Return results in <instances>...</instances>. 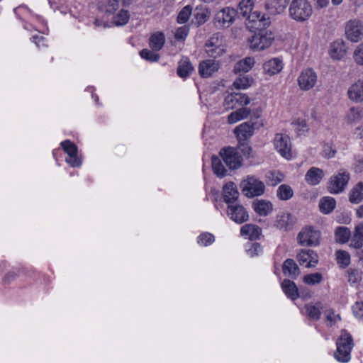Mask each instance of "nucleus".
I'll use <instances>...</instances> for the list:
<instances>
[{"instance_id": "f257e3e1", "label": "nucleus", "mask_w": 363, "mask_h": 363, "mask_svg": "<svg viewBox=\"0 0 363 363\" xmlns=\"http://www.w3.org/2000/svg\"><path fill=\"white\" fill-rule=\"evenodd\" d=\"M260 23L259 26L249 25L247 28L252 31L254 30V34L248 39L250 48L258 51L269 48L275 38L274 33L267 29L271 24L269 18L261 19Z\"/></svg>"}, {"instance_id": "f03ea898", "label": "nucleus", "mask_w": 363, "mask_h": 363, "mask_svg": "<svg viewBox=\"0 0 363 363\" xmlns=\"http://www.w3.org/2000/svg\"><path fill=\"white\" fill-rule=\"evenodd\" d=\"M254 2L252 0H242L239 2L235 9L238 18L242 17L246 19L245 25L248 28L249 25H260L261 19L266 18L265 14L260 11H253Z\"/></svg>"}, {"instance_id": "7ed1b4c3", "label": "nucleus", "mask_w": 363, "mask_h": 363, "mask_svg": "<svg viewBox=\"0 0 363 363\" xmlns=\"http://www.w3.org/2000/svg\"><path fill=\"white\" fill-rule=\"evenodd\" d=\"M336 345L337 350L334 353L335 359L339 362H347L350 359V352L354 345L352 335L342 330Z\"/></svg>"}, {"instance_id": "20e7f679", "label": "nucleus", "mask_w": 363, "mask_h": 363, "mask_svg": "<svg viewBox=\"0 0 363 363\" xmlns=\"http://www.w3.org/2000/svg\"><path fill=\"white\" fill-rule=\"evenodd\" d=\"M290 16L297 21H304L312 14V6L307 0H293L289 6Z\"/></svg>"}, {"instance_id": "39448f33", "label": "nucleus", "mask_w": 363, "mask_h": 363, "mask_svg": "<svg viewBox=\"0 0 363 363\" xmlns=\"http://www.w3.org/2000/svg\"><path fill=\"white\" fill-rule=\"evenodd\" d=\"M219 155L230 169H238L242 165L243 159L238 148L231 146L222 147Z\"/></svg>"}, {"instance_id": "423d86ee", "label": "nucleus", "mask_w": 363, "mask_h": 363, "mask_svg": "<svg viewBox=\"0 0 363 363\" xmlns=\"http://www.w3.org/2000/svg\"><path fill=\"white\" fill-rule=\"evenodd\" d=\"M240 187L245 196L250 198L263 194L265 189L264 183L253 176H248L243 179Z\"/></svg>"}, {"instance_id": "0eeeda50", "label": "nucleus", "mask_w": 363, "mask_h": 363, "mask_svg": "<svg viewBox=\"0 0 363 363\" xmlns=\"http://www.w3.org/2000/svg\"><path fill=\"white\" fill-rule=\"evenodd\" d=\"M320 240V232L311 225L303 228L297 235V242L303 247L318 246Z\"/></svg>"}, {"instance_id": "6e6552de", "label": "nucleus", "mask_w": 363, "mask_h": 363, "mask_svg": "<svg viewBox=\"0 0 363 363\" xmlns=\"http://www.w3.org/2000/svg\"><path fill=\"white\" fill-rule=\"evenodd\" d=\"M350 179L349 172L340 169L335 175L332 176L328 183V191L330 194H337L345 191Z\"/></svg>"}, {"instance_id": "1a4fd4ad", "label": "nucleus", "mask_w": 363, "mask_h": 363, "mask_svg": "<svg viewBox=\"0 0 363 363\" xmlns=\"http://www.w3.org/2000/svg\"><path fill=\"white\" fill-rule=\"evenodd\" d=\"M236 18L235 9L227 6L215 14L214 24L218 28H228L235 22Z\"/></svg>"}, {"instance_id": "9d476101", "label": "nucleus", "mask_w": 363, "mask_h": 363, "mask_svg": "<svg viewBox=\"0 0 363 363\" xmlns=\"http://www.w3.org/2000/svg\"><path fill=\"white\" fill-rule=\"evenodd\" d=\"M262 124L257 122H245L237 126L234 130L238 143H244L248 141L253 135L254 130L259 128Z\"/></svg>"}, {"instance_id": "9b49d317", "label": "nucleus", "mask_w": 363, "mask_h": 363, "mask_svg": "<svg viewBox=\"0 0 363 363\" xmlns=\"http://www.w3.org/2000/svg\"><path fill=\"white\" fill-rule=\"evenodd\" d=\"M274 147L281 155L286 159L291 157V143L287 135L277 133L274 139Z\"/></svg>"}, {"instance_id": "f8f14e48", "label": "nucleus", "mask_w": 363, "mask_h": 363, "mask_svg": "<svg viewBox=\"0 0 363 363\" xmlns=\"http://www.w3.org/2000/svg\"><path fill=\"white\" fill-rule=\"evenodd\" d=\"M345 35L348 40L356 43L363 37V24L357 19L350 20L345 26Z\"/></svg>"}, {"instance_id": "ddd939ff", "label": "nucleus", "mask_w": 363, "mask_h": 363, "mask_svg": "<svg viewBox=\"0 0 363 363\" xmlns=\"http://www.w3.org/2000/svg\"><path fill=\"white\" fill-rule=\"evenodd\" d=\"M60 145L62 150L68 155L65 161L73 167H79L82 164V161L77 156L78 148L77 145L69 140L62 142Z\"/></svg>"}, {"instance_id": "4468645a", "label": "nucleus", "mask_w": 363, "mask_h": 363, "mask_svg": "<svg viewBox=\"0 0 363 363\" xmlns=\"http://www.w3.org/2000/svg\"><path fill=\"white\" fill-rule=\"evenodd\" d=\"M227 215L234 222L241 224L249 220V215L245 208L238 203L230 204L227 208Z\"/></svg>"}, {"instance_id": "2eb2a0df", "label": "nucleus", "mask_w": 363, "mask_h": 363, "mask_svg": "<svg viewBox=\"0 0 363 363\" xmlns=\"http://www.w3.org/2000/svg\"><path fill=\"white\" fill-rule=\"evenodd\" d=\"M296 259L301 265L306 264V267H315L318 263V256L312 250L302 249L297 254Z\"/></svg>"}, {"instance_id": "dca6fc26", "label": "nucleus", "mask_w": 363, "mask_h": 363, "mask_svg": "<svg viewBox=\"0 0 363 363\" xmlns=\"http://www.w3.org/2000/svg\"><path fill=\"white\" fill-rule=\"evenodd\" d=\"M317 81V75L312 69H306L301 72L298 78V83L301 89L309 90L313 88Z\"/></svg>"}, {"instance_id": "f3484780", "label": "nucleus", "mask_w": 363, "mask_h": 363, "mask_svg": "<svg viewBox=\"0 0 363 363\" xmlns=\"http://www.w3.org/2000/svg\"><path fill=\"white\" fill-rule=\"evenodd\" d=\"M296 218L290 213H282L277 216L274 225L282 230L289 231L296 223Z\"/></svg>"}, {"instance_id": "a211bd4d", "label": "nucleus", "mask_w": 363, "mask_h": 363, "mask_svg": "<svg viewBox=\"0 0 363 363\" xmlns=\"http://www.w3.org/2000/svg\"><path fill=\"white\" fill-rule=\"evenodd\" d=\"M239 195L240 194L237 189L236 185L232 182L225 184L223 188V201L228 203V206L235 203V201L239 198Z\"/></svg>"}, {"instance_id": "6ab92c4d", "label": "nucleus", "mask_w": 363, "mask_h": 363, "mask_svg": "<svg viewBox=\"0 0 363 363\" xmlns=\"http://www.w3.org/2000/svg\"><path fill=\"white\" fill-rule=\"evenodd\" d=\"M218 69L219 64L215 60H206L200 62L199 72L202 77H209Z\"/></svg>"}, {"instance_id": "aec40b11", "label": "nucleus", "mask_w": 363, "mask_h": 363, "mask_svg": "<svg viewBox=\"0 0 363 363\" xmlns=\"http://www.w3.org/2000/svg\"><path fill=\"white\" fill-rule=\"evenodd\" d=\"M282 272L285 276L296 279L300 274V269L296 262L291 258L286 259L282 265Z\"/></svg>"}, {"instance_id": "412c9836", "label": "nucleus", "mask_w": 363, "mask_h": 363, "mask_svg": "<svg viewBox=\"0 0 363 363\" xmlns=\"http://www.w3.org/2000/svg\"><path fill=\"white\" fill-rule=\"evenodd\" d=\"M252 208L259 216H266L272 211L273 205L269 201L257 199L253 201Z\"/></svg>"}, {"instance_id": "4be33fe9", "label": "nucleus", "mask_w": 363, "mask_h": 363, "mask_svg": "<svg viewBox=\"0 0 363 363\" xmlns=\"http://www.w3.org/2000/svg\"><path fill=\"white\" fill-rule=\"evenodd\" d=\"M324 177L323 171L318 167L310 168L305 175L306 182L310 185H317Z\"/></svg>"}, {"instance_id": "5701e85b", "label": "nucleus", "mask_w": 363, "mask_h": 363, "mask_svg": "<svg viewBox=\"0 0 363 363\" xmlns=\"http://www.w3.org/2000/svg\"><path fill=\"white\" fill-rule=\"evenodd\" d=\"M281 286L284 294L291 300L294 301L300 296L298 289L293 281L285 279Z\"/></svg>"}, {"instance_id": "b1692460", "label": "nucleus", "mask_w": 363, "mask_h": 363, "mask_svg": "<svg viewBox=\"0 0 363 363\" xmlns=\"http://www.w3.org/2000/svg\"><path fill=\"white\" fill-rule=\"evenodd\" d=\"M283 68V63L279 58H273L263 64V69L265 74L270 76L278 74Z\"/></svg>"}, {"instance_id": "393cba45", "label": "nucleus", "mask_w": 363, "mask_h": 363, "mask_svg": "<svg viewBox=\"0 0 363 363\" xmlns=\"http://www.w3.org/2000/svg\"><path fill=\"white\" fill-rule=\"evenodd\" d=\"M289 0H267L265 7L272 14L282 13L286 8Z\"/></svg>"}, {"instance_id": "a878e982", "label": "nucleus", "mask_w": 363, "mask_h": 363, "mask_svg": "<svg viewBox=\"0 0 363 363\" xmlns=\"http://www.w3.org/2000/svg\"><path fill=\"white\" fill-rule=\"evenodd\" d=\"M119 0H99L98 9L102 13L111 15L119 9Z\"/></svg>"}, {"instance_id": "bb28decb", "label": "nucleus", "mask_w": 363, "mask_h": 363, "mask_svg": "<svg viewBox=\"0 0 363 363\" xmlns=\"http://www.w3.org/2000/svg\"><path fill=\"white\" fill-rule=\"evenodd\" d=\"M349 98L355 101L361 102L363 101V81L358 80L354 83L348 89Z\"/></svg>"}, {"instance_id": "cd10ccee", "label": "nucleus", "mask_w": 363, "mask_h": 363, "mask_svg": "<svg viewBox=\"0 0 363 363\" xmlns=\"http://www.w3.org/2000/svg\"><path fill=\"white\" fill-rule=\"evenodd\" d=\"M262 233L261 228L253 224H246L240 229V234L251 240L259 239Z\"/></svg>"}, {"instance_id": "c85d7f7f", "label": "nucleus", "mask_w": 363, "mask_h": 363, "mask_svg": "<svg viewBox=\"0 0 363 363\" xmlns=\"http://www.w3.org/2000/svg\"><path fill=\"white\" fill-rule=\"evenodd\" d=\"M347 46L342 40L335 41L331 45L330 56L335 60H340L345 56Z\"/></svg>"}, {"instance_id": "c756f323", "label": "nucleus", "mask_w": 363, "mask_h": 363, "mask_svg": "<svg viewBox=\"0 0 363 363\" xmlns=\"http://www.w3.org/2000/svg\"><path fill=\"white\" fill-rule=\"evenodd\" d=\"M349 201L352 203H359L363 201V182H358L350 191Z\"/></svg>"}, {"instance_id": "7c9ffc66", "label": "nucleus", "mask_w": 363, "mask_h": 363, "mask_svg": "<svg viewBox=\"0 0 363 363\" xmlns=\"http://www.w3.org/2000/svg\"><path fill=\"white\" fill-rule=\"evenodd\" d=\"M194 67L187 57L182 58L179 62L177 74L182 78H186L193 72Z\"/></svg>"}, {"instance_id": "2f4dec72", "label": "nucleus", "mask_w": 363, "mask_h": 363, "mask_svg": "<svg viewBox=\"0 0 363 363\" xmlns=\"http://www.w3.org/2000/svg\"><path fill=\"white\" fill-rule=\"evenodd\" d=\"M164 42L165 37L164 33L162 32H156L150 36L149 45L153 51H159L163 48Z\"/></svg>"}, {"instance_id": "473e14b6", "label": "nucleus", "mask_w": 363, "mask_h": 363, "mask_svg": "<svg viewBox=\"0 0 363 363\" xmlns=\"http://www.w3.org/2000/svg\"><path fill=\"white\" fill-rule=\"evenodd\" d=\"M255 64V60L253 57H247L242 60H240L235 63L233 71L235 73L238 74L241 72H247L250 71Z\"/></svg>"}, {"instance_id": "72a5a7b5", "label": "nucleus", "mask_w": 363, "mask_h": 363, "mask_svg": "<svg viewBox=\"0 0 363 363\" xmlns=\"http://www.w3.org/2000/svg\"><path fill=\"white\" fill-rule=\"evenodd\" d=\"M350 247L359 250L363 246V226L358 225L355 227L354 234L351 238Z\"/></svg>"}, {"instance_id": "f704fd0d", "label": "nucleus", "mask_w": 363, "mask_h": 363, "mask_svg": "<svg viewBox=\"0 0 363 363\" xmlns=\"http://www.w3.org/2000/svg\"><path fill=\"white\" fill-rule=\"evenodd\" d=\"M251 113V110L247 108H241L232 112L228 117L229 123H235L240 120L247 118Z\"/></svg>"}, {"instance_id": "c9c22d12", "label": "nucleus", "mask_w": 363, "mask_h": 363, "mask_svg": "<svg viewBox=\"0 0 363 363\" xmlns=\"http://www.w3.org/2000/svg\"><path fill=\"white\" fill-rule=\"evenodd\" d=\"M336 206L335 199L333 197H323L319 203L320 211L325 214L331 213Z\"/></svg>"}, {"instance_id": "e433bc0d", "label": "nucleus", "mask_w": 363, "mask_h": 363, "mask_svg": "<svg viewBox=\"0 0 363 363\" xmlns=\"http://www.w3.org/2000/svg\"><path fill=\"white\" fill-rule=\"evenodd\" d=\"M211 164L213 171L217 177L222 178L226 176L227 170L219 157L213 155L211 157Z\"/></svg>"}, {"instance_id": "4c0bfd02", "label": "nucleus", "mask_w": 363, "mask_h": 363, "mask_svg": "<svg viewBox=\"0 0 363 363\" xmlns=\"http://www.w3.org/2000/svg\"><path fill=\"white\" fill-rule=\"evenodd\" d=\"M335 236L337 242L344 244L349 240L351 236V233L348 228L345 226H340L336 228Z\"/></svg>"}, {"instance_id": "58836bf2", "label": "nucleus", "mask_w": 363, "mask_h": 363, "mask_svg": "<svg viewBox=\"0 0 363 363\" xmlns=\"http://www.w3.org/2000/svg\"><path fill=\"white\" fill-rule=\"evenodd\" d=\"M277 197L282 201H287L294 196L292 188L288 184H281L277 191Z\"/></svg>"}, {"instance_id": "ea45409f", "label": "nucleus", "mask_w": 363, "mask_h": 363, "mask_svg": "<svg viewBox=\"0 0 363 363\" xmlns=\"http://www.w3.org/2000/svg\"><path fill=\"white\" fill-rule=\"evenodd\" d=\"M253 79L249 76L242 75L240 76L233 82V86L237 89H245L252 85Z\"/></svg>"}, {"instance_id": "a19ab883", "label": "nucleus", "mask_w": 363, "mask_h": 363, "mask_svg": "<svg viewBox=\"0 0 363 363\" xmlns=\"http://www.w3.org/2000/svg\"><path fill=\"white\" fill-rule=\"evenodd\" d=\"M193 16L192 23L196 26L203 24L208 18L206 11L202 9L198 8L194 11Z\"/></svg>"}, {"instance_id": "79ce46f5", "label": "nucleus", "mask_w": 363, "mask_h": 363, "mask_svg": "<svg viewBox=\"0 0 363 363\" xmlns=\"http://www.w3.org/2000/svg\"><path fill=\"white\" fill-rule=\"evenodd\" d=\"M337 261L341 268H346L350 263V255L345 250H337L336 252Z\"/></svg>"}, {"instance_id": "37998d69", "label": "nucleus", "mask_w": 363, "mask_h": 363, "mask_svg": "<svg viewBox=\"0 0 363 363\" xmlns=\"http://www.w3.org/2000/svg\"><path fill=\"white\" fill-rule=\"evenodd\" d=\"M130 18V14L127 10L121 9L113 19L116 26H123L126 24Z\"/></svg>"}, {"instance_id": "c03bdc74", "label": "nucleus", "mask_w": 363, "mask_h": 363, "mask_svg": "<svg viewBox=\"0 0 363 363\" xmlns=\"http://www.w3.org/2000/svg\"><path fill=\"white\" fill-rule=\"evenodd\" d=\"M322 281L323 275L319 272L308 274L303 277V281L308 285H315Z\"/></svg>"}, {"instance_id": "a18cd8bd", "label": "nucleus", "mask_w": 363, "mask_h": 363, "mask_svg": "<svg viewBox=\"0 0 363 363\" xmlns=\"http://www.w3.org/2000/svg\"><path fill=\"white\" fill-rule=\"evenodd\" d=\"M266 179L268 185L276 186L283 180V174L280 172H269L266 174Z\"/></svg>"}, {"instance_id": "49530a36", "label": "nucleus", "mask_w": 363, "mask_h": 363, "mask_svg": "<svg viewBox=\"0 0 363 363\" xmlns=\"http://www.w3.org/2000/svg\"><path fill=\"white\" fill-rule=\"evenodd\" d=\"M308 316L314 320H318L320 317V307L316 305L307 304L305 306Z\"/></svg>"}, {"instance_id": "de8ad7c7", "label": "nucleus", "mask_w": 363, "mask_h": 363, "mask_svg": "<svg viewBox=\"0 0 363 363\" xmlns=\"http://www.w3.org/2000/svg\"><path fill=\"white\" fill-rule=\"evenodd\" d=\"M191 12H192V7L190 6V5H187L186 6H184L179 13L178 16H177V22L179 23H186L191 14Z\"/></svg>"}, {"instance_id": "09e8293b", "label": "nucleus", "mask_w": 363, "mask_h": 363, "mask_svg": "<svg viewBox=\"0 0 363 363\" xmlns=\"http://www.w3.org/2000/svg\"><path fill=\"white\" fill-rule=\"evenodd\" d=\"M156 51L150 50L147 49H143L140 52V55L143 59H145L149 62H157L160 60V55L155 52Z\"/></svg>"}, {"instance_id": "8fccbe9b", "label": "nucleus", "mask_w": 363, "mask_h": 363, "mask_svg": "<svg viewBox=\"0 0 363 363\" xmlns=\"http://www.w3.org/2000/svg\"><path fill=\"white\" fill-rule=\"evenodd\" d=\"M206 47L208 55L214 59L220 55L223 52V49L216 46L211 40H209L208 43H206Z\"/></svg>"}, {"instance_id": "3c124183", "label": "nucleus", "mask_w": 363, "mask_h": 363, "mask_svg": "<svg viewBox=\"0 0 363 363\" xmlns=\"http://www.w3.org/2000/svg\"><path fill=\"white\" fill-rule=\"evenodd\" d=\"M348 281L352 284L357 283L362 279V272L359 269H349L347 271Z\"/></svg>"}, {"instance_id": "603ef678", "label": "nucleus", "mask_w": 363, "mask_h": 363, "mask_svg": "<svg viewBox=\"0 0 363 363\" xmlns=\"http://www.w3.org/2000/svg\"><path fill=\"white\" fill-rule=\"evenodd\" d=\"M238 148V150L243 154L244 156L247 158L251 157L252 152V148L249 145L248 141H245L244 143H238V146L235 147Z\"/></svg>"}, {"instance_id": "864d4df0", "label": "nucleus", "mask_w": 363, "mask_h": 363, "mask_svg": "<svg viewBox=\"0 0 363 363\" xmlns=\"http://www.w3.org/2000/svg\"><path fill=\"white\" fill-rule=\"evenodd\" d=\"M214 242V236L209 233H201L199 237L198 242L207 246Z\"/></svg>"}, {"instance_id": "5fc2aeb1", "label": "nucleus", "mask_w": 363, "mask_h": 363, "mask_svg": "<svg viewBox=\"0 0 363 363\" xmlns=\"http://www.w3.org/2000/svg\"><path fill=\"white\" fill-rule=\"evenodd\" d=\"M354 60L357 64L363 66V43L359 44L354 51Z\"/></svg>"}, {"instance_id": "6e6d98bb", "label": "nucleus", "mask_w": 363, "mask_h": 363, "mask_svg": "<svg viewBox=\"0 0 363 363\" xmlns=\"http://www.w3.org/2000/svg\"><path fill=\"white\" fill-rule=\"evenodd\" d=\"M292 125L296 127V130L298 133L308 131V127L306 121L303 119L298 118L292 122Z\"/></svg>"}, {"instance_id": "4d7b16f0", "label": "nucleus", "mask_w": 363, "mask_h": 363, "mask_svg": "<svg viewBox=\"0 0 363 363\" xmlns=\"http://www.w3.org/2000/svg\"><path fill=\"white\" fill-rule=\"evenodd\" d=\"M236 101L238 103L243 105H247L250 104V98L245 94H235L232 96L231 101Z\"/></svg>"}, {"instance_id": "13d9d810", "label": "nucleus", "mask_w": 363, "mask_h": 363, "mask_svg": "<svg viewBox=\"0 0 363 363\" xmlns=\"http://www.w3.org/2000/svg\"><path fill=\"white\" fill-rule=\"evenodd\" d=\"M323 157L326 158H332L335 157L337 151L336 149L333 147L332 144H326L323 147Z\"/></svg>"}, {"instance_id": "bf43d9fd", "label": "nucleus", "mask_w": 363, "mask_h": 363, "mask_svg": "<svg viewBox=\"0 0 363 363\" xmlns=\"http://www.w3.org/2000/svg\"><path fill=\"white\" fill-rule=\"evenodd\" d=\"M363 116V110L359 108H351L349 118L352 121H358Z\"/></svg>"}, {"instance_id": "052dcab7", "label": "nucleus", "mask_w": 363, "mask_h": 363, "mask_svg": "<svg viewBox=\"0 0 363 363\" xmlns=\"http://www.w3.org/2000/svg\"><path fill=\"white\" fill-rule=\"evenodd\" d=\"M354 315L359 319H363V301H357L352 307Z\"/></svg>"}, {"instance_id": "680f3d73", "label": "nucleus", "mask_w": 363, "mask_h": 363, "mask_svg": "<svg viewBox=\"0 0 363 363\" xmlns=\"http://www.w3.org/2000/svg\"><path fill=\"white\" fill-rule=\"evenodd\" d=\"M188 34V30L186 27L179 28L174 35V37L178 40H184Z\"/></svg>"}, {"instance_id": "e2e57ef3", "label": "nucleus", "mask_w": 363, "mask_h": 363, "mask_svg": "<svg viewBox=\"0 0 363 363\" xmlns=\"http://www.w3.org/2000/svg\"><path fill=\"white\" fill-rule=\"evenodd\" d=\"M317 6L319 8H323L328 4V0H316Z\"/></svg>"}, {"instance_id": "0e129e2a", "label": "nucleus", "mask_w": 363, "mask_h": 363, "mask_svg": "<svg viewBox=\"0 0 363 363\" xmlns=\"http://www.w3.org/2000/svg\"><path fill=\"white\" fill-rule=\"evenodd\" d=\"M16 277V274L13 272H9L4 277V281H10Z\"/></svg>"}, {"instance_id": "69168bd1", "label": "nucleus", "mask_w": 363, "mask_h": 363, "mask_svg": "<svg viewBox=\"0 0 363 363\" xmlns=\"http://www.w3.org/2000/svg\"><path fill=\"white\" fill-rule=\"evenodd\" d=\"M356 170L358 172L363 171V160H358L356 164Z\"/></svg>"}, {"instance_id": "338daca9", "label": "nucleus", "mask_w": 363, "mask_h": 363, "mask_svg": "<svg viewBox=\"0 0 363 363\" xmlns=\"http://www.w3.org/2000/svg\"><path fill=\"white\" fill-rule=\"evenodd\" d=\"M33 42L37 45L38 47H39V43L40 41L44 40V38L43 36H38L35 35L33 37Z\"/></svg>"}, {"instance_id": "774afa93", "label": "nucleus", "mask_w": 363, "mask_h": 363, "mask_svg": "<svg viewBox=\"0 0 363 363\" xmlns=\"http://www.w3.org/2000/svg\"><path fill=\"white\" fill-rule=\"evenodd\" d=\"M357 215L359 218H363V205L357 210Z\"/></svg>"}]
</instances>
